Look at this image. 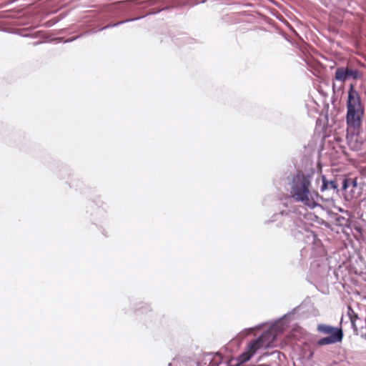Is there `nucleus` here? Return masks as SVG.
Returning <instances> with one entry per match:
<instances>
[{"label": "nucleus", "instance_id": "nucleus-1", "mask_svg": "<svg viewBox=\"0 0 366 366\" xmlns=\"http://www.w3.org/2000/svg\"><path fill=\"white\" fill-rule=\"evenodd\" d=\"M312 174H305L298 172L294 177L290 194L296 202H301L304 205L314 209L318 205L319 194L311 190V180Z\"/></svg>", "mask_w": 366, "mask_h": 366}, {"label": "nucleus", "instance_id": "nucleus-2", "mask_svg": "<svg viewBox=\"0 0 366 366\" xmlns=\"http://www.w3.org/2000/svg\"><path fill=\"white\" fill-rule=\"evenodd\" d=\"M365 114V107L361 98L354 85L351 84L348 91L347 101L346 122L347 130L356 131L362 124Z\"/></svg>", "mask_w": 366, "mask_h": 366}, {"label": "nucleus", "instance_id": "nucleus-3", "mask_svg": "<svg viewBox=\"0 0 366 366\" xmlns=\"http://www.w3.org/2000/svg\"><path fill=\"white\" fill-rule=\"evenodd\" d=\"M276 334L273 330H267L257 339L249 342L247 350L243 352L239 357L240 362H246L260 349L274 347Z\"/></svg>", "mask_w": 366, "mask_h": 366}, {"label": "nucleus", "instance_id": "nucleus-4", "mask_svg": "<svg viewBox=\"0 0 366 366\" xmlns=\"http://www.w3.org/2000/svg\"><path fill=\"white\" fill-rule=\"evenodd\" d=\"M361 76L362 74L357 69H353L348 66L338 67L335 74V79L341 82H345L349 79L357 80Z\"/></svg>", "mask_w": 366, "mask_h": 366}, {"label": "nucleus", "instance_id": "nucleus-5", "mask_svg": "<svg viewBox=\"0 0 366 366\" xmlns=\"http://www.w3.org/2000/svg\"><path fill=\"white\" fill-rule=\"evenodd\" d=\"M343 337L342 331H338L332 335L321 338L317 341L318 345H326L341 342Z\"/></svg>", "mask_w": 366, "mask_h": 366}, {"label": "nucleus", "instance_id": "nucleus-6", "mask_svg": "<svg viewBox=\"0 0 366 366\" xmlns=\"http://www.w3.org/2000/svg\"><path fill=\"white\" fill-rule=\"evenodd\" d=\"M317 331L322 334L330 335L336 333L338 331H342L341 328H335L330 325L320 324L317 325Z\"/></svg>", "mask_w": 366, "mask_h": 366}, {"label": "nucleus", "instance_id": "nucleus-7", "mask_svg": "<svg viewBox=\"0 0 366 366\" xmlns=\"http://www.w3.org/2000/svg\"><path fill=\"white\" fill-rule=\"evenodd\" d=\"M321 179L322 181V184L320 188L322 192L327 189H336L337 188V184L336 181H328L325 176H322Z\"/></svg>", "mask_w": 366, "mask_h": 366}, {"label": "nucleus", "instance_id": "nucleus-8", "mask_svg": "<svg viewBox=\"0 0 366 366\" xmlns=\"http://www.w3.org/2000/svg\"><path fill=\"white\" fill-rule=\"evenodd\" d=\"M222 357L219 354H216L211 362V366H229L227 362L222 363Z\"/></svg>", "mask_w": 366, "mask_h": 366}, {"label": "nucleus", "instance_id": "nucleus-9", "mask_svg": "<svg viewBox=\"0 0 366 366\" xmlns=\"http://www.w3.org/2000/svg\"><path fill=\"white\" fill-rule=\"evenodd\" d=\"M347 222V219H346L345 217H340L336 219V224L337 225H340V226L346 225Z\"/></svg>", "mask_w": 366, "mask_h": 366}, {"label": "nucleus", "instance_id": "nucleus-10", "mask_svg": "<svg viewBox=\"0 0 366 366\" xmlns=\"http://www.w3.org/2000/svg\"><path fill=\"white\" fill-rule=\"evenodd\" d=\"M343 186H344V187H345V188H346V187H347V179H345V180L344 181Z\"/></svg>", "mask_w": 366, "mask_h": 366}]
</instances>
